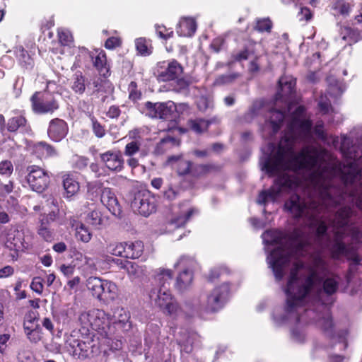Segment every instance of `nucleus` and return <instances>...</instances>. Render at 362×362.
Returning <instances> with one entry per match:
<instances>
[{"label":"nucleus","instance_id":"obj_1","mask_svg":"<svg viewBox=\"0 0 362 362\" xmlns=\"http://www.w3.org/2000/svg\"><path fill=\"white\" fill-rule=\"evenodd\" d=\"M341 144V150L346 158L341 164L324 150L305 146L296 154L294 144H269L271 154L265 159L262 170L270 176L277 175L269 189L259 193L257 202L266 204L275 202L281 193L296 189L298 181L288 171L305 170L309 176L308 198L295 194L285 202L284 207L303 228L291 233L267 230L262 234L265 243L276 245L267 257L277 281L282 279L290 263L293 267L285 292L286 315L281 322L294 319L305 321L314 311L304 306L311 300H321L323 295L335 293L340 282L339 276L329 274L321 257L307 267L298 258L308 253V248H328L333 258L346 257L350 269L360 264L358 252L362 249V144L358 146Z\"/></svg>","mask_w":362,"mask_h":362},{"label":"nucleus","instance_id":"obj_2","mask_svg":"<svg viewBox=\"0 0 362 362\" xmlns=\"http://www.w3.org/2000/svg\"><path fill=\"white\" fill-rule=\"evenodd\" d=\"M229 294L228 284L216 287L210 293L202 295L196 303L197 309L206 313H215L221 309L226 303Z\"/></svg>","mask_w":362,"mask_h":362},{"label":"nucleus","instance_id":"obj_3","mask_svg":"<svg viewBox=\"0 0 362 362\" xmlns=\"http://www.w3.org/2000/svg\"><path fill=\"white\" fill-rule=\"evenodd\" d=\"M0 240L6 248L14 252L11 255L13 258L26 247L24 232L18 226L5 228L1 233Z\"/></svg>","mask_w":362,"mask_h":362},{"label":"nucleus","instance_id":"obj_4","mask_svg":"<svg viewBox=\"0 0 362 362\" xmlns=\"http://www.w3.org/2000/svg\"><path fill=\"white\" fill-rule=\"evenodd\" d=\"M149 297L164 313L174 315L179 310L177 303L168 288H153L149 293Z\"/></svg>","mask_w":362,"mask_h":362},{"label":"nucleus","instance_id":"obj_5","mask_svg":"<svg viewBox=\"0 0 362 362\" xmlns=\"http://www.w3.org/2000/svg\"><path fill=\"white\" fill-rule=\"evenodd\" d=\"M156 199L148 190L136 192L131 203L134 212L146 217L156 211Z\"/></svg>","mask_w":362,"mask_h":362},{"label":"nucleus","instance_id":"obj_6","mask_svg":"<svg viewBox=\"0 0 362 362\" xmlns=\"http://www.w3.org/2000/svg\"><path fill=\"white\" fill-rule=\"evenodd\" d=\"M32 109L37 114H52L59 108L54 96L48 93L36 92L31 97Z\"/></svg>","mask_w":362,"mask_h":362},{"label":"nucleus","instance_id":"obj_7","mask_svg":"<svg viewBox=\"0 0 362 362\" xmlns=\"http://www.w3.org/2000/svg\"><path fill=\"white\" fill-rule=\"evenodd\" d=\"M27 182L33 191L40 193L47 188L49 184V176L43 169L37 165L27 168Z\"/></svg>","mask_w":362,"mask_h":362},{"label":"nucleus","instance_id":"obj_8","mask_svg":"<svg viewBox=\"0 0 362 362\" xmlns=\"http://www.w3.org/2000/svg\"><path fill=\"white\" fill-rule=\"evenodd\" d=\"M175 110L176 106L172 101L154 103L148 101L144 103L143 112L151 118L168 119L171 118Z\"/></svg>","mask_w":362,"mask_h":362},{"label":"nucleus","instance_id":"obj_9","mask_svg":"<svg viewBox=\"0 0 362 362\" xmlns=\"http://www.w3.org/2000/svg\"><path fill=\"white\" fill-rule=\"evenodd\" d=\"M101 162L110 170L119 172L124 168V158L118 150L107 151L100 154Z\"/></svg>","mask_w":362,"mask_h":362},{"label":"nucleus","instance_id":"obj_10","mask_svg":"<svg viewBox=\"0 0 362 362\" xmlns=\"http://www.w3.org/2000/svg\"><path fill=\"white\" fill-rule=\"evenodd\" d=\"M105 313L100 310L82 312L78 321L83 328L88 329L89 327L93 329H104L101 319H103Z\"/></svg>","mask_w":362,"mask_h":362},{"label":"nucleus","instance_id":"obj_11","mask_svg":"<svg viewBox=\"0 0 362 362\" xmlns=\"http://www.w3.org/2000/svg\"><path fill=\"white\" fill-rule=\"evenodd\" d=\"M69 131L68 125L63 119L55 118L49 122L47 129L49 138L55 142L62 141Z\"/></svg>","mask_w":362,"mask_h":362},{"label":"nucleus","instance_id":"obj_12","mask_svg":"<svg viewBox=\"0 0 362 362\" xmlns=\"http://www.w3.org/2000/svg\"><path fill=\"white\" fill-rule=\"evenodd\" d=\"M339 39L345 45H351L362 40V33L356 28L349 25H341L339 30Z\"/></svg>","mask_w":362,"mask_h":362},{"label":"nucleus","instance_id":"obj_13","mask_svg":"<svg viewBox=\"0 0 362 362\" xmlns=\"http://www.w3.org/2000/svg\"><path fill=\"white\" fill-rule=\"evenodd\" d=\"M101 202L114 215H119L121 207L115 192L108 187L104 188L101 193Z\"/></svg>","mask_w":362,"mask_h":362},{"label":"nucleus","instance_id":"obj_14","mask_svg":"<svg viewBox=\"0 0 362 362\" xmlns=\"http://www.w3.org/2000/svg\"><path fill=\"white\" fill-rule=\"evenodd\" d=\"M219 122L220 119L218 117H214L210 119L197 118L188 120L187 126L189 130L196 134H202L208 129L210 124Z\"/></svg>","mask_w":362,"mask_h":362},{"label":"nucleus","instance_id":"obj_15","mask_svg":"<svg viewBox=\"0 0 362 362\" xmlns=\"http://www.w3.org/2000/svg\"><path fill=\"white\" fill-rule=\"evenodd\" d=\"M130 313L124 308H117L113 313V322L124 332H127L132 328V322L129 320Z\"/></svg>","mask_w":362,"mask_h":362},{"label":"nucleus","instance_id":"obj_16","mask_svg":"<svg viewBox=\"0 0 362 362\" xmlns=\"http://www.w3.org/2000/svg\"><path fill=\"white\" fill-rule=\"evenodd\" d=\"M284 118H286L284 112L276 110L271 111L269 120L266 122L264 130L266 131L268 129L270 135L275 134L279 130Z\"/></svg>","mask_w":362,"mask_h":362},{"label":"nucleus","instance_id":"obj_17","mask_svg":"<svg viewBox=\"0 0 362 362\" xmlns=\"http://www.w3.org/2000/svg\"><path fill=\"white\" fill-rule=\"evenodd\" d=\"M182 74V66L176 61L168 63L165 70L160 72L159 77L163 81H173Z\"/></svg>","mask_w":362,"mask_h":362},{"label":"nucleus","instance_id":"obj_18","mask_svg":"<svg viewBox=\"0 0 362 362\" xmlns=\"http://www.w3.org/2000/svg\"><path fill=\"white\" fill-rule=\"evenodd\" d=\"M197 29V24L194 19L192 18H183L179 23L177 33L183 37L192 36Z\"/></svg>","mask_w":362,"mask_h":362},{"label":"nucleus","instance_id":"obj_19","mask_svg":"<svg viewBox=\"0 0 362 362\" xmlns=\"http://www.w3.org/2000/svg\"><path fill=\"white\" fill-rule=\"evenodd\" d=\"M173 277V272L170 269L159 268L154 272V281L156 284V288H167Z\"/></svg>","mask_w":362,"mask_h":362},{"label":"nucleus","instance_id":"obj_20","mask_svg":"<svg viewBox=\"0 0 362 362\" xmlns=\"http://www.w3.org/2000/svg\"><path fill=\"white\" fill-rule=\"evenodd\" d=\"M62 179L65 197L70 198L75 195L78 192L80 187L74 176L70 174H65L63 175Z\"/></svg>","mask_w":362,"mask_h":362},{"label":"nucleus","instance_id":"obj_21","mask_svg":"<svg viewBox=\"0 0 362 362\" xmlns=\"http://www.w3.org/2000/svg\"><path fill=\"white\" fill-rule=\"evenodd\" d=\"M193 281V274L188 269L180 273L176 278L175 288L180 292L187 290Z\"/></svg>","mask_w":362,"mask_h":362},{"label":"nucleus","instance_id":"obj_22","mask_svg":"<svg viewBox=\"0 0 362 362\" xmlns=\"http://www.w3.org/2000/svg\"><path fill=\"white\" fill-rule=\"evenodd\" d=\"M353 6L351 0H334L332 9L334 11V15L347 17L350 15Z\"/></svg>","mask_w":362,"mask_h":362},{"label":"nucleus","instance_id":"obj_23","mask_svg":"<svg viewBox=\"0 0 362 362\" xmlns=\"http://www.w3.org/2000/svg\"><path fill=\"white\" fill-rule=\"evenodd\" d=\"M144 252V244L141 241L125 242V258H139Z\"/></svg>","mask_w":362,"mask_h":362},{"label":"nucleus","instance_id":"obj_24","mask_svg":"<svg viewBox=\"0 0 362 362\" xmlns=\"http://www.w3.org/2000/svg\"><path fill=\"white\" fill-rule=\"evenodd\" d=\"M117 293V285L110 281L105 279L102 288V292L100 294L98 300L103 301L113 300L115 299Z\"/></svg>","mask_w":362,"mask_h":362},{"label":"nucleus","instance_id":"obj_25","mask_svg":"<svg viewBox=\"0 0 362 362\" xmlns=\"http://www.w3.org/2000/svg\"><path fill=\"white\" fill-rule=\"evenodd\" d=\"M117 262H121V268L124 269L130 276L139 278L144 275V269L135 262L128 260L123 261L122 259H117Z\"/></svg>","mask_w":362,"mask_h":362},{"label":"nucleus","instance_id":"obj_26","mask_svg":"<svg viewBox=\"0 0 362 362\" xmlns=\"http://www.w3.org/2000/svg\"><path fill=\"white\" fill-rule=\"evenodd\" d=\"M33 151L40 158L55 156L57 155L56 149L46 142L41 141L35 144Z\"/></svg>","mask_w":362,"mask_h":362},{"label":"nucleus","instance_id":"obj_27","mask_svg":"<svg viewBox=\"0 0 362 362\" xmlns=\"http://www.w3.org/2000/svg\"><path fill=\"white\" fill-rule=\"evenodd\" d=\"M197 213V210L194 208L187 209L182 214L173 218L168 223V227L171 228H177L185 226L190 219L191 216Z\"/></svg>","mask_w":362,"mask_h":362},{"label":"nucleus","instance_id":"obj_28","mask_svg":"<svg viewBox=\"0 0 362 362\" xmlns=\"http://www.w3.org/2000/svg\"><path fill=\"white\" fill-rule=\"evenodd\" d=\"M103 279L90 276L86 281V287L88 290L91 293V295L99 299L100 293L102 292V288L104 283Z\"/></svg>","mask_w":362,"mask_h":362},{"label":"nucleus","instance_id":"obj_29","mask_svg":"<svg viewBox=\"0 0 362 362\" xmlns=\"http://www.w3.org/2000/svg\"><path fill=\"white\" fill-rule=\"evenodd\" d=\"M23 128L25 130L30 129L27 127V119L23 115H18L12 117L8 120L7 129L11 132H16L18 129Z\"/></svg>","mask_w":362,"mask_h":362},{"label":"nucleus","instance_id":"obj_30","mask_svg":"<svg viewBox=\"0 0 362 362\" xmlns=\"http://www.w3.org/2000/svg\"><path fill=\"white\" fill-rule=\"evenodd\" d=\"M281 92L278 93V97L286 96L291 94L295 88L296 81L292 78L281 77L279 81Z\"/></svg>","mask_w":362,"mask_h":362},{"label":"nucleus","instance_id":"obj_31","mask_svg":"<svg viewBox=\"0 0 362 362\" xmlns=\"http://www.w3.org/2000/svg\"><path fill=\"white\" fill-rule=\"evenodd\" d=\"M273 28V23L269 18H257L254 21L253 29L259 33H270Z\"/></svg>","mask_w":362,"mask_h":362},{"label":"nucleus","instance_id":"obj_32","mask_svg":"<svg viewBox=\"0 0 362 362\" xmlns=\"http://www.w3.org/2000/svg\"><path fill=\"white\" fill-rule=\"evenodd\" d=\"M93 64L100 75L104 77L109 76V68L107 66L106 55L104 52L98 53L93 62Z\"/></svg>","mask_w":362,"mask_h":362},{"label":"nucleus","instance_id":"obj_33","mask_svg":"<svg viewBox=\"0 0 362 362\" xmlns=\"http://www.w3.org/2000/svg\"><path fill=\"white\" fill-rule=\"evenodd\" d=\"M86 80L81 72H76L72 78L71 89L77 94L81 95L86 90Z\"/></svg>","mask_w":362,"mask_h":362},{"label":"nucleus","instance_id":"obj_34","mask_svg":"<svg viewBox=\"0 0 362 362\" xmlns=\"http://www.w3.org/2000/svg\"><path fill=\"white\" fill-rule=\"evenodd\" d=\"M76 238L83 243H88L92 238V233L83 223H77L75 226Z\"/></svg>","mask_w":362,"mask_h":362},{"label":"nucleus","instance_id":"obj_35","mask_svg":"<svg viewBox=\"0 0 362 362\" xmlns=\"http://www.w3.org/2000/svg\"><path fill=\"white\" fill-rule=\"evenodd\" d=\"M16 56L22 66L25 69H31L33 67V60L23 47H19L16 49Z\"/></svg>","mask_w":362,"mask_h":362},{"label":"nucleus","instance_id":"obj_36","mask_svg":"<svg viewBox=\"0 0 362 362\" xmlns=\"http://www.w3.org/2000/svg\"><path fill=\"white\" fill-rule=\"evenodd\" d=\"M106 249L107 252L112 255L125 257V242L110 243Z\"/></svg>","mask_w":362,"mask_h":362},{"label":"nucleus","instance_id":"obj_37","mask_svg":"<svg viewBox=\"0 0 362 362\" xmlns=\"http://www.w3.org/2000/svg\"><path fill=\"white\" fill-rule=\"evenodd\" d=\"M25 333L31 342L37 343L41 340V328L36 324L35 327H25Z\"/></svg>","mask_w":362,"mask_h":362},{"label":"nucleus","instance_id":"obj_38","mask_svg":"<svg viewBox=\"0 0 362 362\" xmlns=\"http://www.w3.org/2000/svg\"><path fill=\"white\" fill-rule=\"evenodd\" d=\"M214 167L209 164L192 165L190 176L199 177L209 173Z\"/></svg>","mask_w":362,"mask_h":362},{"label":"nucleus","instance_id":"obj_39","mask_svg":"<svg viewBox=\"0 0 362 362\" xmlns=\"http://www.w3.org/2000/svg\"><path fill=\"white\" fill-rule=\"evenodd\" d=\"M86 221L93 227L99 228L103 223V218L101 217L100 212L95 209L92 210L87 214Z\"/></svg>","mask_w":362,"mask_h":362},{"label":"nucleus","instance_id":"obj_40","mask_svg":"<svg viewBox=\"0 0 362 362\" xmlns=\"http://www.w3.org/2000/svg\"><path fill=\"white\" fill-rule=\"evenodd\" d=\"M135 45L136 50L141 54V55H149L151 53V46L145 38L144 37H139L137 38L135 40Z\"/></svg>","mask_w":362,"mask_h":362},{"label":"nucleus","instance_id":"obj_41","mask_svg":"<svg viewBox=\"0 0 362 362\" xmlns=\"http://www.w3.org/2000/svg\"><path fill=\"white\" fill-rule=\"evenodd\" d=\"M317 324L325 332H331L333 327V322L330 314L328 312H326L317 320Z\"/></svg>","mask_w":362,"mask_h":362},{"label":"nucleus","instance_id":"obj_42","mask_svg":"<svg viewBox=\"0 0 362 362\" xmlns=\"http://www.w3.org/2000/svg\"><path fill=\"white\" fill-rule=\"evenodd\" d=\"M198 109L202 112H206L214 107V100L211 96H200L197 100Z\"/></svg>","mask_w":362,"mask_h":362},{"label":"nucleus","instance_id":"obj_43","mask_svg":"<svg viewBox=\"0 0 362 362\" xmlns=\"http://www.w3.org/2000/svg\"><path fill=\"white\" fill-rule=\"evenodd\" d=\"M192 164L190 161L182 159L174 166V168L180 175H190Z\"/></svg>","mask_w":362,"mask_h":362},{"label":"nucleus","instance_id":"obj_44","mask_svg":"<svg viewBox=\"0 0 362 362\" xmlns=\"http://www.w3.org/2000/svg\"><path fill=\"white\" fill-rule=\"evenodd\" d=\"M141 144L139 140L135 139L127 144L124 153L126 156L132 157L137 153L141 148Z\"/></svg>","mask_w":362,"mask_h":362},{"label":"nucleus","instance_id":"obj_45","mask_svg":"<svg viewBox=\"0 0 362 362\" xmlns=\"http://www.w3.org/2000/svg\"><path fill=\"white\" fill-rule=\"evenodd\" d=\"M13 172V165L11 160H4L0 162V175L10 176Z\"/></svg>","mask_w":362,"mask_h":362},{"label":"nucleus","instance_id":"obj_46","mask_svg":"<svg viewBox=\"0 0 362 362\" xmlns=\"http://www.w3.org/2000/svg\"><path fill=\"white\" fill-rule=\"evenodd\" d=\"M239 76L238 74H231L219 76L215 81L216 85H223L233 82Z\"/></svg>","mask_w":362,"mask_h":362},{"label":"nucleus","instance_id":"obj_47","mask_svg":"<svg viewBox=\"0 0 362 362\" xmlns=\"http://www.w3.org/2000/svg\"><path fill=\"white\" fill-rule=\"evenodd\" d=\"M91 122L93 132L95 136L98 138H103L105 134V129L104 127L95 118H92Z\"/></svg>","mask_w":362,"mask_h":362},{"label":"nucleus","instance_id":"obj_48","mask_svg":"<svg viewBox=\"0 0 362 362\" xmlns=\"http://www.w3.org/2000/svg\"><path fill=\"white\" fill-rule=\"evenodd\" d=\"M13 182L11 180L0 181V196H6L13 190Z\"/></svg>","mask_w":362,"mask_h":362},{"label":"nucleus","instance_id":"obj_49","mask_svg":"<svg viewBox=\"0 0 362 362\" xmlns=\"http://www.w3.org/2000/svg\"><path fill=\"white\" fill-rule=\"evenodd\" d=\"M75 259L76 260L79 261L82 266L86 265L88 267H92L95 265L94 261L92 258L83 255L81 252L75 254Z\"/></svg>","mask_w":362,"mask_h":362},{"label":"nucleus","instance_id":"obj_50","mask_svg":"<svg viewBox=\"0 0 362 362\" xmlns=\"http://www.w3.org/2000/svg\"><path fill=\"white\" fill-rule=\"evenodd\" d=\"M30 288L33 291L41 294L43 291L42 279L39 276L34 277L30 284Z\"/></svg>","mask_w":362,"mask_h":362},{"label":"nucleus","instance_id":"obj_51","mask_svg":"<svg viewBox=\"0 0 362 362\" xmlns=\"http://www.w3.org/2000/svg\"><path fill=\"white\" fill-rule=\"evenodd\" d=\"M157 35L162 39L167 40L173 36V31H169L163 25H156Z\"/></svg>","mask_w":362,"mask_h":362},{"label":"nucleus","instance_id":"obj_52","mask_svg":"<svg viewBox=\"0 0 362 362\" xmlns=\"http://www.w3.org/2000/svg\"><path fill=\"white\" fill-rule=\"evenodd\" d=\"M58 35L60 42L64 45H67L72 41V36L71 33L67 30H59Z\"/></svg>","mask_w":362,"mask_h":362},{"label":"nucleus","instance_id":"obj_53","mask_svg":"<svg viewBox=\"0 0 362 362\" xmlns=\"http://www.w3.org/2000/svg\"><path fill=\"white\" fill-rule=\"evenodd\" d=\"M45 349L54 354H60L62 351V344L56 341L54 339L45 345Z\"/></svg>","mask_w":362,"mask_h":362},{"label":"nucleus","instance_id":"obj_54","mask_svg":"<svg viewBox=\"0 0 362 362\" xmlns=\"http://www.w3.org/2000/svg\"><path fill=\"white\" fill-rule=\"evenodd\" d=\"M176 85L175 86V89L176 91H181L182 90L186 89L189 86V81L184 78L178 77L175 80H174Z\"/></svg>","mask_w":362,"mask_h":362},{"label":"nucleus","instance_id":"obj_55","mask_svg":"<svg viewBox=\"0 0 362 362\" xmlns=\"http://www.w3.org/2000/svg\"><path fill=\"white\" fill-rule=\"evenodd\" d=\"M298 18L300 21H308L312 18V12L308 8H301L298 13Z\"/></svg>","mask_w":362,"mask_h":362},{"label":"nucleus","instance_id":"obj_56","mask_svg":"<svg viewBox=\"0 0 362 362\" xmlns=\"http://www.w3.org/2000/svg\"><path fill=\"white\" fill-rule=\"evenodd\" d=\"M121 45V40L118 37H109L105 43V48L108 49H113Z\"/></svg>","mask_w":362,"mask_h":362},{"label":"nucleus","instance_id":"obj_57","mask_svg":"<svg viewBox=\"0 0 362 362\" xmlns=\"http://www.w3.org/2000/svg\"><path fill=\"white\" fill-rule=\"evenodd\" d=\"M38 234L46 241H51L53 238L52 233L45 226H41Z\"/></svg>","mask_w":362,"mask_h":362},{"label":"nucleus","instance_id":"obj_58","mask_svg":"<svg viewBox=\"0 0 362 362\" xmlns=\"http://www.w3.org/2000/svg\"><path fill=\"white\" fill-rule=\"evenodd\" d=\"M250 56V52L247 49H244L237 53L233 54V57L235 61L241 62L246 60Z\"/></svg>","mask_w":362,"mask_h":362},{"label":"nucleus","instance_id":"obj_59","mask_svg":"<svg viewBox=\"0 0 362 362\" xmlns=\"http://www.w3.org/2000/svg\"><path fill=\"white\" fill-rule=\"evenodd\" d=\"M129 98L132 100H136L140 98V93L136 90V83L135 82H131L129 84Z\"/></svg>","mask_w":362,"mask_h":362},{"label":"nucleus","instance_id":"obj_60","mask_svg":"<svg viewBox=\"0 0 362 362\" xmlns=\"http://www.w3.org/2000/svg\"><path fill=\"white\" fill-rule=\"evenodd\" d=\"M36 319H37V317H36V313L35 312H33V311L28 312L25 316L23 328L25 329L26 326L29 327L28 324H33V322H35ZM32 327H33L34 326H32Z\"/></svg>","mask_w":362,"mask_h":362},{"label":"nucleus","instance_id":"obj_61","mask_svg":"<svg viewBox=\"0 0 362 362\" xmlns=\"http://www.w3.org/2000/svg\"><path fill=\"white\" fill-rule=\"evenodd\" d=\"M177 194V192L171 186L163 192L164 197L169 201L174 200L176 198Z\"/></svg>","mask_w":362,"mask_h":362},{"label":"nucleus","instance_id":"obj_62","mask_svg":"<svg viewBox=\"0 0 362 362\" xmlns=\"http://www.w3.org/2000/svg\"><path fill=\"white\" fill-rule=\"evenodd\" d=\"M354 25H356V28L362 33V4L360 6L358 14H357L354 18Z\"/></svg>","mask_w":362,"mask_h":362},{"label":"nucleus","instance_id":"obj_63","mask_svg":"<svg viewBox=\"0 0 362 362\" xmlns=\"http://www.w3.org/2000/svg\"><path fill=\"white\" fill-rule=\"evenodd\" d=\"M14 272V269L11 266H6L0 269V278H6L11 276Z\"/></svg>","mask_w":362,"mask_h":362},{"label":"nucleus","instance_id":"obj_64","mask_svg":"<svg viewBox=\"0 0 362 362\" xmlns=\"http://www.w3.org/2000/svg\"><path fill=\"white\" fill-rule=\"evenodd\" d=\"M258 59H259V58L256 57L254 60L250 62V63L249 64L248 70L251 74H257L259 72V64L258 63Z\"/></svg>","mask_w":362,"mask_h":362}]
</instances>
